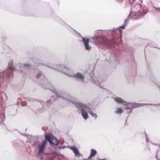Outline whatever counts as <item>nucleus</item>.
<instances>
[{"label":"nucleus","mask_w":160,"mask_h":160,"mask_svg":"<svg viewBox=\"0 0 160 160\" xmlns=\"http://www.w3.org/2000/svg\"><path fill=\"white\" fill-rule=\"evenodd\" d=\"M46 140L49 141L51 144L55 145H58V141L51 134H47L45 136Z\"/></svg>","instance_id":"obj_1"},{"label":"nucleus","mask_w":160,"mask_h":160,"mask_svg":"<svg viewBox=\"0 0 160 160\" xmlns=\"http://www.w3.org/2000/svg\"><path fill=\"white\" fill-rule=\"evenodd\" d=\"M47 140H45L43 141L40 144L38 145L39 149L38 153L39 154H41L43 152L47 144Z\"/></svg>","instance_id":"obj_2"},{"label":"nucleus","mask_w":160,"mask_h":160,"mask_svg":"<svg viewBox=\"0 0 160 160\" xmlns=\"http://www.w3.org/2000/svg\"><path fill=\"white\" fill-rule=\"evenodd\" d=\"M82 42L85 45V49L87 50H90L91 48L89 46V39L88 38H82Z\"/></svg>","instance_id":"obj_3"},{"label":"nucleus","mask_w":160,"mask_h":160,"mask_svg":"<svg viewBox=\"0 0 160 160\" xmlns=\"http://www.w3.org/2000/svg\"><path fill=\"white\" fill-rule=\"evenodd\" d=\"M97 40L100 43L104 44H108L109 42V40L103 37H99L98 38Z\"/></svg>","instance_id":"obj_4"},{"label":"nucleus","mask_w":160,"mask_h":160,"mask_svg":"<svg viewBox=\"0 0 160 160\" xmlns=\"http://www.w3.org/2000/svg\"><path fill=\"white\" fill-rule=\"evenodd\" d=\"M76 106L79 109L82 108L87 109L88 108L87 106L86 105L79 103H76Z\"/></svg>","instance_id":"obj_5"},{"label":"nucleus","mask_w":160,"mask_h":160,"mask_svg":"<svg viewBox=\"0 0 160 160\" xmlns=\"http://www.w3.org/2000/svg\"><path fill=\"white\" fill-rule=\"evenodd\" d=\"M81 114L82 116L85 119H87L88 118V112L84 109L82 110Z\"/></svg>","instance_id":"obj_6"},{"label":"nucleus","mask_w":160,"mask_h":160,"mask_svg":"<svg viewBox=\"0 0 160 160\" xmlns=\"http://www.w3.org/2000/svg\"><path fill=\"white\" fill-rule=\"evenodd\" d=\"M97 153V152L96 150H95L93 149H92L91 150V152L90 155L89 157H88V158L90 159L94 157L95 155Z\"/></svg>","instance_id":"obj_7"},{"label":"nucleus","mask_w":160,"mask_h":160,"mask_svg":"<svg viewBox=\"0 0 160 160\" xmlns=\"http://www.w3.org/2000/svg\"><path fill=\"white\" fill-rule=\"evenodd\" d=\"M114 100L118 103H122L124 102V101L121 98L116 97L114 98Z\"/></svg>","instance_id":"obj_8"},{"label":"nucleus","mask_w":160,"mask_h":160,"mask_svg":"<svg viewBox=\"0 0 160 160\" xmlns=\"http://www.w3.org/2000/svg\"><path fill=\"white\" fill-rule=\"evenodd\" d=\"M71 149L76 155H79L78 150L75 147H71Z\"/></svg>","instance_id":"obj_9"},{"label":"nucleus","mask_w":160,"mask_h":160,"mask_svg":"<svg viewBox=\"0 0 160 160\" xmlns=\"http://www.w3.org/2000/svg\"><path fill=\"white\" fill-rule=\"evenodd\" d=\"M74 76L76 78L82 80H83L84 78L83 75L79 72L77 73Z\"/></svg>","instance_id":"obj_10"},{"label":"nucleus","mask_w":160,"mask_h":160,"mask_svg":"<svg viewBox=\"0 0 160 160\" xmlns=\"http://www.w3.org/2000/svg\"><path fill=\"white\" fill-rule=\"evenodd\" d=\"M122 110L120 108H118L117 110L115 111V113L116 114H120L122 112Z\"/></svg>","instance_id":"obj_11"},{"label":"nucleus","mask_w":160,"mask_h":160,"mask_svg":"<svg viewBox=\"0 0 160 160\" xmlns=\"http://www.w3.org/2000/svg\"><path fill=\"white\" fill-rule=\"evenodd\" d=\"M89 112L92 116L94 117L95 118L97 117V115H96V114L94 113L91 111H90V112Z\"/></svg>","instance_id":"obj_12"},{"label":"nucleus","mask_w":160,"mask_h":160,"mask_svg":"<svg viewBox=\"0 0 160 160\" xmlns=\"http://www.w3.org/2000/svg\"><path fill=\"white\" fill-rule=\"evenodd\" d=\"M8 68L9 70L11 71H13L14 70V68L12 65H10L8 66Z\"/></svg>","instance_id":"obj_13"},{"label":"nucleus","mask_w":160,"mask_h":160,"mask_svg":"<svg viewBox=\"0 0 160 160\" xmlns=\"http://www.w3.org/2000/svg\"><path fill=\"white\" fill-rule=\"evenodd\" d=\"M138 13L137 14V15H140V16H142L143 15V14H142L141 13H140L139 11H138Z\"/></svg>","instance_id":"obj_14"},{"label":"nucleus","mask_w":160,"mask_h":160,"mask_svg":"<svg viewBox=\"0 0 160 160\" xmlns=\"http://www.w3.org/2000/svg\"><path fill=\"white\" fill-rule=\"evenodd\" d=\"M41 73H39V74H38V75L37 76L36 78H38L39 77V76H40V75H41Z\"/></svg>","instance_id":"obj_15"},{"label":"nucleus","mask_w":160,"mask_h":160,"mask_svg":"<svg viewBox=\"0 0 160 160\" xmlns=\"http://www.w3.org/2000/svg\"><path fill=\"white\" fill-rule=\"evenodd\" d=\"M29 65L28 64V65H26L25 66L26 67L27 66L28 67H29Z\"/></svg>","instance_id":"obj_16"},{"label":"nucleus","mask_w":160,"mask_h":160,"mask_svg":"<svg viewBox=\"0 0 160 160\" xmlns=\"http://www.w3.org/2000/svg\"><path fill=\"white\" fill-rule=\"evenodd\" d=\"M100 160H106L105 159H102Z\"/></svg>","instance_id":"obj_17"},{"label":"nucleus","mask_w":160,"mask_h":160,"mask_svg":"<svg viewBox=\"0 0 160 160\" xmlns=\"http://www.w3.org/2000/svg\"><path fill=\"white\" fill-rule=\"evenodd\" d=\"M122 28L123 29H124V26H123V27Z\"/></svg>","instance_id":"obj_18"},{"label":"nucleus","mask_w":160,"mask_h":160,"mask_svg":"<svg viewBox=\"0 0 160 160\" xmlns=\"http://www.w3.org/2000/svg\"><path fill=\"white\" fill-rule=\"evenodd\" d=\"M126 109H128V108H127Z\"/></svg>","instance_id":"obj_19"}]
</instances>
